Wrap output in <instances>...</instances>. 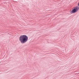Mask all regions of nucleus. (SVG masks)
I'll list each match as a JSON object with an SVG mask.
<instances>
[{
	"instance_id": "f257e3e1",
	"label": "nucleus",
	"mask_w": 79,
	"mask_h": 79,
	"mask_svg": "<svg viewBox=\"0 0 79 79\" xmlns=\"http://www.w3.org/2000/svg\"><path fill=\"white\" fill-rule=\"evenodd\" d=\"M28 41V36L26 35H22L19 37V41L22 44H24Z\"/></svg>"
},
{
	"instance_id": "f03ea898",
	"label": "nucleus",
	"mask_w": 79,
	"mask_h": 79,
	"mask_svg": "<svg viewBox=\"0 0 79 79\" xmlns=\"http://www.w3.org/2000/svg\"><path fill=\"white\" fill-rule=\"evenodd\" d=\"M78 10H76L75 9H73V10H72V13H73L77 12Z\"/></svg>"
},
{
	"instance_id": "7ed1b4c3",
	"label": "nucleus",
	"mask_w": 79,
	"mask_h": 79,
	"mask_svg": "<svg viewBox=\"0 0 79 79\" xmlns=\"http://www.w3.org/2000/svg\"><path fill=\"white\" fill-rule=\"evenodd\" d=\"M75 9V10H78V9H79V8L77 7H75V9Z\"/></svg>"
},
{
	"instance_id": "20e7f679",
	"label": "nucleus",
	"mask_w": 79,
	"mask_h": 79,
	"mask_svg": "<svg viewBox=\"0 0 79 79\" xmlns=\"http://www.w3.org/2000/svg\"><path fill=\"white\" fill-rule=\"evenodd\" d=\"M78 6H79V2H78Z\"/></svg>"
}]
</instances>
